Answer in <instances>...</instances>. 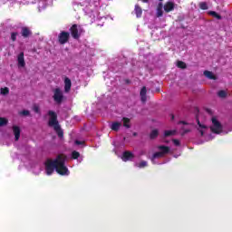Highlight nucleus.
<instances>
[{
  "mask_svg": "<svg viewBox=\"0 0 232 232\" xmlns=\"http://www.w3.org/2000/svg\"><path fill=\"white\" fill-rule=\"evenodd\" d=\"M72 157L74 160L78 159V162H82V157H81V153H79L77 150L72 151Z\"/></svg>",
  "mask_w": 232,
  "mask_h": 232,
  "instance_id": "nucleus-23",
  "label": "nucleus"
},
{
  "mask_svg": "<svg viewBox=\"0 0 232 232\" xmlns=\"http://www.w3.org/2000/svg\"><path fill=\"white\" fill-rule=\"evenodd\" d=\"M199 8H201V10H208V4L206 2L200 3Z\"/></svg>",
  "mask_w": 232,
  "mask_h": 232,
  "instance_id": "nucleus-33",
  "label": "nucleus"
},
{
  "mask_svg": "<svg viewBox=\"0 0 232 232\" xmlns=\"http://www.w3.org/2000/svg\"><path fill=\"white\" fill-rule=\"evenodd\" d=\"M165 12H173L175 10V3L173 2H167L164 5Z\"/></svg>",
  "mask_w": 232,
  "mask_h": 232,
  "instance_id": "nucleus-17",
  "label": "nucleus"
},
{
  "mask_svg": "<svg viewBox=\"0 0 232 232\" xmlns=\"http://www.w3.org/2000/svg\"><path fill=\"white\" fill-rule=\"evenodd\" d=\"M17 35H18L17 33H12L11 34V40L15 41L17 39Z\"/></svg>",
  "mask_w": 232,
  "mask_h": 232,
  "instance_id": "nucleus-35",
  "label": "nucleus"
},
{
  "mask_svg": "<svg viewBox=\"0 0 232 232\" xmlns=\"http://www.w3.org/2000/svg\"><path fill=\"white\" fill-rule=\"evenodd\" d=\"M172 142L176 146H180V141L179 140H172Z\"/></svg>",
  "mask_w": 232,
  "mask_h": 232,
  "instance_id": "nucleus-36",
  "label": "nucleus"
},
{
  "mask_svg": "<svg viewBox=\"0 0 232 232\" xmlns=\"http://www.w3.org/2000/svg\"><path fill=\"white\" fill-rule=\"evenodd\" d=\"M207 113L210 115V130L212 133H216V135H220V133H223L224 127L220 122V118L211 115V110H207Z\"/></svg>",
  "mask_w": 232,
  "mask_h": 232,
  "instance_id": "nucleus-3",
  "label": "nucleus"
},
{
  "mask_svg": "<svg viewBox=\"0 0 232 232\" xmlns=\"http://www.w3.org/2000/svg\"><path fill=\"white\" fill-rule=\"evenodd\" d=\"M22 35L23 37H28V35H30V30L26 27H24L22 29Z\"/></svg>",
  "mask_w": 232,
  "mask_h": 232,
  "instance_id": "nucleus-26",
  "label": "nucleus"
},
{
  "mask_svg": "<svg viewBox=\"0 0 232 232\" xmlns=\"http://www.w3.org/2000/svg\"><path fill=\"white\" fill-rule=\"evenodd\" d=\"M17 63H18V68H24L26 66V62H24V53H20L17 55Z\"/></svg>",
  "mask_w": 232,
  "mask_h": 232,
  "instance_id": "nucleus-13",
  "label": "nucleus"
},
{
  "mask_svg": "<svg viewBox=\"0 0 232 232\" xmlns=\"http://www.w3.org/2000/svg\"><path fill=\"white\" fill-rule=\"evenodd\" d=\"M218 97H220L221 99H224L225 97H227V92H226V91H219V92H218Z\"/></svg>",
  "mask_w": 232,
  "mask_h": 232,
  "instance_id": "nucleus-29",
  "label": "nucleus"
},
{
  "mask_svg": "<svg viewBox=\"0 0 232 232\" xmlns=\"http://www.w3.org/2000/svg\"><path fill=\"white\" fill-rule=\"evenodd\" d=\"M83 6H85V8H84L85 14H92V12H93L95 6H97V4H94V5H92V0H85L83 2Z\"/></svg>",
  "mask_w": 232,
  "mask_h": 232,
  "instance_id": "nucleus-9",
  "label": "nucleus"
},
{
  "mask_svg": "<svg viewBox=\"0 0 232 232\" xmlns=\"http://www.w3.org/2000/svg\"><path fill=\"white\" fill-rule=\"evenodd\" d=\"M134 166L135 168H139L140 169H144V168H148V161L140 160V162H136Z\"/></svg>",
  "mask_w": 232,
  "mask_h": 232,
  "instance_id": "nucleus-18",
  "label": "nucleus"
},
{
  "mask_svg": "<svg viewBox=\"0 0 232 232\" xmlns=\"http://www.w3.org/2000/svg\"><path fill=\"white\" fill-rule=\"evenodd\" d=\"M90 17H95V14H91Z\"/></svg>",
  "mask_w": 232,
  "mask_h": 232,
  "instance_id": "nucleus-40",
  "label": "nucleus"
},
{
  "mask_svg": "<svg viewBox=\"0 0 232 232\" xmlns=\"http://www.w3.org/2000/svg\"><path fill=\"white\" fill-rule=\"evenodd\" d=\"M157 150H158L150 158L152 164H157V161H155L157 159H162L163 157H166V155H168V153L170 151L169 147L164 145L158 146Z\"/></svg>",
  "mask_w": 232,
  "mask_h": 232,
  "instance_id": "nucleus-5",
  "label": "nucleus"
},
{
  "mask_svg": "<svg viewBox=\"0 0 232 232\" xmlns=\"http://www.w3.org/2000/svg\"><path fill=\"white\" fill-rule=\"evenodd\" d=\"M53 99L56 104H61L64 101V94L60 88H55L53 90Z\"/></svg>",
  "mask_w": 232,
  "mask_h": 232,
  "instance_id": "nucleus-6",
  "label": "nucleus"
},
{
  "mask_svg": "<svg viewBox=\"0 0 232 232\" xmlns=\"http://www.w3.org/2000/svg\"><path fill=\"white\" fill-rule=\"evenodd\" d=\"M134 14H136V17H142V8L139 5H136L134 7Z\"/></svg>",
  "mask_w": 232,
  "mask_h": 232,
  "instance_id": "nucleus-21",
  "label": "nucleus"
},
{
  "mask_svg": "<svg viewBox=\"0 0 232 232\" xmlns=\"http://www.w3.org/2000/svg\"><path fill=\"white\" fill-rule=\"evenodd\" d=\"M209 15H212V17H215L216 19H222V16H220V14H218L217 12L215 11H209L208 12Z\"/></svg>",
  "mask_w": 232,
  "mask_h": 232,
  "instance_id": "nucleus-27",
  "label": "nucleus"
},
{
  "mask_svg": "<svg viewBox=\"0 0 232 232\" xmlns=\"http://www.w3.org/2000/svg\"><path fill=\"white\" fill-rule=\"evenodd\" d=\"M177 134V130H165L164 131V137H173V135Z\"/></svg>",
  "mask_w": 232,
  "mask_h": 232,
  "instance_id": "nucleus-25",
  "label": "nucleus"
},
{
  "mask_svg": "<svg viewBox=\"0 0 232 232\" xmlns=\"http://www.w3.org/2000/svg\"><path fill=\"white\" fill-rule=\"evenodd\" d=\"M180 124H186V122H184V121H180Z\"/></svg>",
  "mask_w": 232,
  "mask_h": 232,
  "instance_id": "nucleus-41",
  "label": "nucleus"
},
{
  "mask_svg": "<svg viewBox=\"0 0 232 232\" xmlns=\"http://www.w3.org/2000/svg\"><path fill=\"white\" fill-rule=\"evenodd\" d=\"M8 124V120L6 118H0V126H6Z\"/></svg>",
  "mask_w": 232,
  "mask_h": 232,
  "instance_id": "nucleus-28",
  "label": "nucleus"
},
{
  "mask_svg": "<svg viewBox=\"0 0 232 232\" xmlns=\"http://www.w3.org/2000/svg\"><path fill=\"white\" fill-rule=\"evenodd\" d=\"M146 93H147L146 87H142L140 92L141 102H146L148 101V97L146 96Z\"/></svg>",
  "mask_w": 232,
  "mask_h": 232,
  "instance_id": "nucleus-19",
  "label": "nucleus"
},
{
  "mask_svg": "<svg viewBox=\"0 0 232 232\" xmlns=\"http://www.w3.org/2000/svg\"><path fill=\"white\" fill-rule=\"evenodd\" d=\"M195 128L201 137L206 138L207 140H213V139H215V136L212 134H208L209 128L208 127L206 121L202 120V116L198 115L197 117Z\"/></svg>",
  "mask_w": 232,
  "mask_h": 232,
  "instance_id": "nucleus-2",
  "label": "nucleus"
},
{
  "mask_svg": "<svg viewBox=\"0 0 232 232\" xmlns=\"http://www.w3.org/2000/svg\"><path fill=\"white\" fill-rule=\"evenodd\" d=\"M48 115H49V126H51L52 128H53L54 131H56L58 137H60V139H63V130H61V125H59V121H57V113H55V111H48Z\"/></svg>",
  "mask_w": 232,
  "mask_h": 232,
  "instance_id": "nucleus-4",
  "label": "nucleus"
},
{
  "mask_svg": "<svg viewBox=\"0 0 232 232\" xmlns=\"http://www.w3.org/2000/svg\"><path fill=\"white\" fill-rule=\"evenodd\" d=\"M33 110H34V111L35 113H39V106L34 105V106L33 107Z\"/></svg>",
  "mask_w": 232,
  "mask_h": 232,
  "instance_id": "nucleus-37",
  "label": "nucleus"
},
{
  "mask_svg": "<svg viewBox=\"0 0 232 232\" xmlns=\"http://www.w3.org/2000/svg\"><path fill=\"white\" fill-rule=\"evenodd\" d=\"M68 39H70V33L62 32L59 34L60 44H66V43H68Z\"/></svg>",
  "mask_w": 232,
  "mask_h": 232,
  "instance_id": "nucleus-10",
  "label": "nucleus"
},
{
  "mask_svg": "<svg viewBox=\"0 0 232 232\" xmlns=\"http://www.w3.org/2000/svg\"><path fill=\"white\" fill-rule=\"evenodd\" d=\"M204 75H205V77H207V79H210L212 81H217V76L212 72L205 71Z\"/></svg>",
  "mask_w": 232,
  "mask_h": 232,
  "instance_id": "nucleus-20",
  "label": "nucleus"
},
{
  "mask_svg": "<svg viewBox=\"0 0 232 232\" xmlns=\"http://www.w3.org/2000/svg\"><path fill=\"white\" fill-rule=\"evenodd\" d=\"M75 144H76L77 146H81V145L84 144V141H81V140H75Z\"/></svg>",
  "mask_w": 232,
  "mask_h": 232,
  "instance_id": "nucleus-38",
  "label": "nucleus"
},
{
  "mask_svg": "<svg viewBox=\"0 0 232 232\" xmlns=\"http://www.w3.org/2000/svg\"><path fill=\"white\" fill-rule=\"evenodd\" d=\"M36 3H38L39 10H44L46 6H48L49 5H52V0H36Z\"/></svg>",
  "mask_w": 232,
  "mask_h": 232,
  "instance_id": "nucleus-12",
  "label": "nucleus"
},
{
  "mask_svg": "<svg viewBox=\"0 0 232 232\" xmlns=\"http://www.w3.org/2000/svg\"><path fill=\"white\" fill-rule=\"evenodd\" d=\"M27 166V168H30L31 171L34 174V175H39V173H41V171H43V169L41 168V165L35 163V162H30L29 166Z\"/></svg>",
  "mask_w": 232,
  "mask_h": 232,
  "instance_id": "nucleus-8",
  "label": "nucleus"
},
{
  "mask_svg": "<svg viewBox=\"0 0 232 232\" xmlns=\"http://www.w3.org/2000/svg\"><path fill=\"white\" fill-rule=\"evenodd\" d=\"M19 115H22L23 117H28L30 116V111L24 110L19 112Z\"/></svg>",
  "mask_w": 232,
  "mask_h": 232,
  "instance_id": "nucleus-30",
  "label": "nucleus"
},
{
  "mask_svg": "<svg viewBox=\"0 0 232 232\" xmlns=\"http://www.w3.org/2000/svg\"><path fill=\"white\" fill-rule=\"evenodd\" d=\"M135 159V155L130 151H124L121 156V160L123 162H128V160H133Z\"/></svg>",
  "mask_w": 232,
  "mask_h": 232,
  "instance_id": "nucleus-11",
  "label": "nucleus"
},
{
  "mask_svg": "<svg viewBox=\"0 0 232 232\" xmlns=\"http://www.w3.org/2000/svg\"><path fill=\"white\" fill-rule=\"evenodd\" d=\"M9 92H10V90L8 89V87L1 89V94L2 95H8Z\"/></svg>",
  "mask_w": 232,
  "mask_h": 232,
  "instance_id": "nucleus-32",
  "label": "nucleus"
},
{
  "mask_svg": "<svg viewBox=\"0 0 232 232\" xmlns=\"http://www.w3.org/2000/svg\"><path fill=\"white\" fill-rule=\"evenodd\" d=\"M67 159L64 154H60L54 160H47L44 162L46 175H53L55 170L58 175L68 177L70 175V169L66 167Z\"/></svg>",
  "mask_w": 232,
  "mask_h": 232,
  "instance_id": "nucleus-1",
  "label": "nucleus"
},
{
  "mask_svg": "<svg viewBox=\"0 0 232 232\" xmlns=\"http://www.w3.org/2000/svg\"><path fill=\"white\" fill-rule=\"evenodd\" d=\"M82 32H84V30L82 29V27L81 25L73 24L71 27V34H72V36L73 37V39H79V37H81V34H82Z\"/></svg>",
  "mask_w": 232,
  "mask_h": 232,
  "instance_id": "nucleus-7",
  "label": "nucleus"
},
{
  "mask_svg": "<svg viewBox=\"0 0 232 232\" xmlns=\"http://www.w3.org/2000/svg\"><path fill=\"white\" fill-rule=\"evenodd\" d=\"M109 126L112 131H119L122 127V123L121 121H113Z\"/></svg>",
  "mask_w": 232,
  "mask_h": 232,
  "instance_id": "nucleus-15",
  "label": "nucleus"
},
{
  "mask_svg": "<svg viewBox=\"0 0 232 232\" xmlns=\"http://www.w3.org/2000/svg\"><path fill=\"white\" fill-rule=\"evenodd\" d=\"M137 135V133H134V136Z\"/></svg>",
  "mask_w": 232,
  "mask_h": 232,
  "instance_id": "nucleus-42",
  "label": "nucleus"
},
{
  "mask_svg": "<svg viewBox=\"0 0 232 232\" xmlns=\"http://www.w3.org/2000/svg\"><path fill=\"white\" fill-rule=\"evenodd\" d=\"M177 66H178V68H182V69H184V68H186V63H185L184 62H182V61H179V62L177 63Z\"/></svg>",
  "mask_w": 232,
  "mask_h": 232,
  "instance_id": "nucleus-34",
  "label": "nucleus"
},
{
  "mask_svg": "<svg viewBox=\"0 0 232 232\" xmlns=\"http://www.w3.org/2000/svg\"><path fill=\"white\" fill-rule=\"evenodd\" d=\"M13 133L14 135V140H19V137H21V128L17 125H14Z\"/></svg>",
  "mask_w": 232,
  "mask_h": 232,
  "instance_id": "nucleus-16",
  "label": "nucleus"
},
{
  "mask_svg": "<svg viewBox=\"0 0 232 232\" xmlns=\"http://www.w3.org/2000/svg\"><path fill=\"white\" fill-rule=\"evenodd\" d=\"M121 121L123 122V127L124 128H127L128 130H130V128H131V124H130V119L129 118L123 117Z\"/></svg>",
  "mask_w": 232,
  "mask_h": 232,
  "instance_id": "nucleus-24",
  "label": "nucleus"
},
{
  "mask_svg": "<svg viewBox=\"0 0 232 232\" xmlns=\"http://www.w3.org/2000/svg\"><path fill=\"white\" fill-rule=\"evenodd\" d=\"M160 1H162V0H160Z\"/></svg>",
  "mask_w": 232,
  "mask_h": 232,
  "instance_id": "nucleus-43",
  "label": "nucleus"
},
{
  "mask_svg": "<svg viewBox=\"0 0 232 232\" xmlns=\"http://www.w3.org/2000/svg\"><path fill=\"white\" fill-rule=\"evenodd\" d=\"M71 90H72V80H70V78L66 77L64 79V92L70 93Z\"/></svg>",
  "mask_w": 232,
  "mask_h": 232,
  "instance_id": "nucleus-14",
  "label": "nucleus"
},
{
  "mask_svg": "<svg viewBox=\"0 0 232 232\" xmlns=\"http://www.w3.org/2000/svg\"><path fill=\"white\" fill-rule=\"evenodd\" d=\"M162 8H164V5H162V3H160L158 5L157 13H156L157 17H162L164 14V12L162 11Z\"/></svg>",
  "mask_w": 232,
  "mask_h": 232,
  "instance_id": "nucleus-22",
  "label": "nucleus"
},
{
  "mask_svg": "<svg viewBox=\"0 0 232 232\" xmlns=\"http://www.w3.org/2000/svg\"><path fill=\"white\" fill-rule=\"evenodd\" d=\"M159 136V130H154L150 132V139H156Z\"/></svg>",
  "mask_w": 232,
  "mask_h": 232,
  "instance_id": "nucleus-31",
  "label": "nucleus"
},
{
  "mask_svg": "<svg viewBox=\"0 0 232 232\" xmlns=\"http://www.w3.org/2000/svg\"><path fill=\"white\" fill-rule=\"evenodd\" d=\"M142 3H148L150 0H141Z\"/></svg>",
  "mask_w": 232,
  "mask_h": 232,
  "instance_id": "nucleus-39",
  "label": "nucleus"
}]
</instances>
